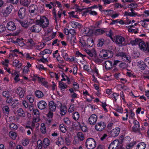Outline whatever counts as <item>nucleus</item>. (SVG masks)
Returning <instances> with one entry per match:
<instances>
[{"label":"nucleus","instance_id":"obj_37","mask_svg":"<svg viewBox=\"0 0 149 149\" xmlns=\"http://www.w3.org/2000/svg\"><path fill=\"white\" fill-rule=\"evenodd\" d=\"M29 139H25L22 141V144L24 146H26L29 143Z\"/></svg>","mask_w":149,"mask_h":149},{"label":"nucleus","instance_id":"obj_58","mask_svg":"<svg viewBox=\"0 0 149 149\" xmlns=\"http://www.w3.org/2000/svg\"><path fill=\"white\" fill-rule=\"evenodd\" d=\"M119 96V94L117 93H114L112 94V97L115 100V101H116L117 99V97Z\"/></svg>","mask_w":149,"mask_h":149},{"label":"nucleus","instance_id":"obj_18","mask_svg":"<svg viewBox=\"0 0 149 149\" xmlns=\"http://www.w3.org/2000/svg\"><path fill=\"white\" fill-rule=\"evenodd\" d=\"M38 7L36 5H31L29 7V11L31 13H36L38 10Z\"/></svg>","mask_w":149,"mask_h":149},{"label":"nucleus","instance_id":"obj_28","mask_svg":"<svg viewBox=\"0 0 149 149\" xmlns=\"http://www.w3.org/2000/svg\"><path fill=\"white\" fill-rule=\"evenodd\" d=\"M17 112L19 116L24 117L25 116L24 112L21 108L19 109L17 111Z\"/></svg>","mask_w":149,"mask_h":149},{"label":"nucleus","instance_id":"obj_40","mask_svg":"<svg viewBox=\"0 0 149 149\" xmlns=\"http://www.w3.org/2000/svg\"><path fill=\"white\" fill-rule=\"evenodd\" d=\"M77 136L78 138L81 141L83 140L84 139V135L81 132H78L77 134Z\"/></svg>","mask_w":149,"mask_h":149},{"label":"nucleus","instance_id":"obj_20","mask_svg":"<svg viewBox=\"0 0 149 149\" xmlns=\"http://www.w3.org/2000/svg\"><path fill=\"white\" fill-rule=\"evenodd\" d=\"M25 9L22 8L19 10L18 13V16L21 19H23L25 16Z\"/></svg>","mask_w":149,"mask_h":149},{"label":"nucleus","instance_id":"obj_50","mask_svg":"<svg viewBox=\"0 0 149 149\" xmlns=\"http://www.w3.org/2000/svg\"><path fill=\"white\" fill-rule=\"evenodd\" d=\"M40 120V117L38 116V117H36L35 116H34V117L33 118V120L32 121L33 123H37Z\"/></svg>","mask_w":149,"mask_h":149},{"label":"nucleus","instance_id":"obj_53","mask_svg":"<svg viewBox=\"0 0 149 149\" xmlns=\"http://www.w3.org/2000/svg\"><path fill=\"white\" fill-rule=\"evenodd\" d=\"M75 9L76 10L75 12H77L79 11L80 12H81L84 9V8H82V9H80L79 8V6L77 4H75Z\"/></svg>","mask_w":149,"mask_h":149},{"label":"nucleus","instance_id":"obj_56","mask_svg":"<svg viewBox=\"0 0 149 149\" xmlns=\"http://www.w3.org/2000/svg\"><path fill=\"white\" fill-rule=\"evenodd\" d=\"M69 33L72 35L74 36L76 34V33L74 29H70L69 30Z\"/></svg>","mask_w":149,"mask_h":149},{"label":"nucleus","instance_id":"obj_33","mask_svg":"<svg viewBox=\"0 0 149 149\" xmlns=\"http://www.w3.org/2000/svg\"><path fill=\"white\" fill-rule=\"evenodd\" d=\"M40 130L43 134H45L46 132V128L44 123H42L41 125Z\"/></svg>","mask_w":149,"mask_h":149},{"label":"nucleus","instance_id":"obj_34","mask_svg":"<svg viewBox=\"0 0 149 149\" xmlns=\"http://www.w3.org/2000/svg\"><path fill=\"white\" fill-rule=\"evenodd\" d=\"M9 136L13 139H15L17 137L16 133L15 132L11 131L9 132Z\"/></svg>","mask_w":149,"mask_h":149},{"label":"nucleus","instance_id":"obj_26","mask_svg":"<svg viewBox=\"0 0 149 149\" xmlns=\"http://www.w3.org/2000/svg\"><path fill=\"white\" fill-rule=\"evenodd\" d=\"M36 97L38 98H41L44 96V94L42 92L39 90H37L35 93Z\"/></svg>","mask_w":149,"mask_h":149},{"label":"nucleus","instance_id":"obj_60","mask_svg":"<svg viewBox=\"0 0 149 149\" xmlns=\"http://www.w3.org/2000/svg\"><path fill=\"white\" fill-rule=\"evenodd\" d=\"M138 29H137L136 31L135 29H132L131 28H129L128 29V31L130 32H134L135 33H136L138 32Z\"/></svg>","mask_w":149,"mask_h":149},{"label":"nucleus","instance_id":"obj_19","mask_svg":"<svg viewBox=\"0 0 149 149\" xmlns=\"http://www.w3.org/2000/svg\"><path fill=\"white\" fill-rule=\"evenodd\" d=\"M86 52L91 57H92L96 55V52L94 49H93L91 50L86 49H85Z\"/></svg>","mask_w":149,"mask_h":149},{"label":"nucleus","instance_id":"obj_32","mask_svg":"<svg viewBox=\"0 0 149 149\" xmlns=\"http://www.w3.org/2000/svg\"><path fill=\"white\" fill-rule=\"evenodd\" d=\"M10 128L12 130H16L18 128V126L15 123H11L9 125Z\"/></svg>","mask_w":149,"mask_h":149},{"label":"nucleus","instance_id":"obj_29","mask_svg":"<svg viewBox=\"0 0 149 149\" xmlns=\"http://www.w3.org/2000/svg\"><path fill=\"white\" fill-rule=\"evenodd\" d=\"M141 41V40L139 39H136L134 40H132L130 41V44L133 46L138 45Z\"/></svg>","mask_w":149,"mask_h":149},{"label":"nucleus","instance_id":"obj_39","mask_svg":"<svg viewBox=\"0 0 149 149\" xmlns=\"http://www.w3.org/2000/svg\"><path fill=\"white\" fill-rule=\"evenodd\" d=\"M122 59L124 61H130L131 57L129 55L125 54V56H124Z\"/></svg>","mask_w":149,"mask_h":149},{"label":"nucleus","instance_id":"obj_14","mask_svg":"<svg viewBox=\"0 0 149 149\" xmlns=\"http://www.w3.org/2000/svg\"><path fill=\"white\" fill-rule=\"evenodd\" d=\"M49 105L50 110L52 112H54L56 111V107L58 108V106H57L56 104L53 101L50 102Z\"/></svg>","mask_w":149,"mask_h":149},{"label":"nucleus","instance_id":"obj_7","mask_svg":"<svg viewBox=\"0 0 149 149\" xmlns=\"http://www.w3.org/2000/svg\"><path fill=\"white\" fill-rule=\"evenodd\" d=\"M139 46L140 49L142 51H147L149 52V44L148 43L141 41L139 43Z\"/></svg>","mask_w":149,"mask_h":149},{"label":"nucleus","instance_id":"obj_9","mask_svg":"<svg viewBox=\"0 0 149 149\" xmlns=\"http://www.w3.org/2000/svg\"><path fill=\"white\" fill-rule=\"evenodd\" d=\"M41 29V26L38 24L33 25L30 28V31L32 32L38 33Z\"/></svg>","mask_w":149,"mask_h":149},{"label":"nucleus","instance_id":"obj_27","mask_svg":"<svg viewBox=\"0 0 149 149\" xmlns=\"http://www.w3.org/2000/svg\"><path fill=\"white\" fill-rule=\"evenodd\" d=\"M45 45V44L43 43H40L35 46V49H36L40 50Z\"/></svg>","mask_w":149,"mask_h":149},{"label":"nucleus","instance_id":"obj_13","mask_svg":"<svg viewBox=\"0 0 149 149\" xmlns=\"http://www.w3.org/2000/svg\"><path fill=\"white\" fill-rule=\"evenodd\" d=\"M15 93L18 94L20 97L22 98L24 97V90L19 87L15 89Z\"/></svg>","mask_w":149,"mask_h":149},{"label":"nucleus","instance_id":"obj_25","mask_svg":"<svg viewBox=\"0 0 149 149\" xmlns=\"http://www.w3.org/2000/svg\"><path fill=\"white\" fill-rule=\"evenodd\" d=\"M59 87L60 88V90L62 91L66 89L67 87V85L64 83L59 81Z\"/></svg>","mask_w":149,"mask_h":149},{"label":"nucleus","instance_id":"obj_45","mask_svg":"<svg viewBox=\"0 0 149 149\" xmlns=\"http://www.w3.org/2000/svg\"><path fill=\"white\" fill-rule=\"evenodd\" d=\"M3 95L5 97H10V93L8 91H4L3 92Z\"/></svg>","mask_w":149,"mask_h":149},{"label":"nucleus","instance_id":"obj_51","mask_svg":"<svg viewBox=\"0 0 149 149\" xmlns=\"http://www.w3.org/2000/svg\"><path fill=\"white\" fill-rule=\"evenodd\" d=\"M74 104H72L70 105L69 108L68 109V112H69L72 113L74 111Z\"/></svg>","mask_w":149,"mask_h":149},{"label":"nucleus","instance_id":"obj_38","mask_svg":"<svg viewBox=\"0 0 149 149\" xmlns=\"http://www.w3.org/2000/svg\"><path fill=\"white\" fill-rule=\"evenodd\" d=\"M27 99L29 100V101L30 103H32L34 101V97L30 95H28L27 97Z\"/></svg>","mask_w":149,"mask_h":149},{"label":"nucleus","instance_id":"obj_10","mask_svg":"<svg viewBox=\"0 0 149 149\" xmlns=\"http://www.w3.org/2000/svg\"><path fill=\"white\" fill-rule=\"evenodd\" d=\"M12 6L11 5H10L7 6L6 8L2 10L3 15L5 17L7 16L11 12Z\"/></svg>","mask_w":149,"mask_h":149},{"label":"nucleus","instance_id":"obj_5","mask_svg":"<svg viewBox=\"0 0 149 149\" xmlns=\"http://www.w3.org/2000/svg\"><path fill=\"white\" fill-rule=\"evenodd\" d=\"M121 148L120 142L118 140L113 141L110 144L108 147V149H120Z\"/></svg>","mask_w":149,"mask_h":149},{"label":"nucleus","instance_id":"obj_15","mask_svg":"<svg viewBox=\"0 0 149 149\" xmlns=\"http://www.w3.org/2000/svg\"><path fill=\"white\" fill-rule=\"evenodd\" d=\"M133 122L134 126H133L132 127V130L134 132H137L139 129L140 126L139 123L136 120H134Z\"/></svg>","mask_w":149,"mask_h":149},{"label":"nucleus","instance_id":"obj_2","mask_svg":"<svg viewBox=\"0 0 149 149\" xmlns=\"http://www.w3.org/2000/svg\"><path fill=\"white\" fill-rule=\"evenodd\" d=\"M114 39L116 43L120 47L127 45L125 38L121 36H116L114 37Z\"/></svg>","mask_w":149,"mask_h":149},{"label":"nucleus","instance_id":"obj_41","mask_svg":"<svg viewBox=\"0 0 149 149\" xmlns=\"http://www.w3.org/2000/svg\"><path fill=\"white\" fill-rule=\"evenodd\" d=\"M104 31L100 29H97L95 31V33L96 35H99L103 34Z\"/></svg>","mask_w":149,"mask_h":149},{"label":"nucleus","instance_id":"obj_47","mask_svg":"<svg viewBox=\"0 0 149 149\" xmlns=\"http://www.w3.org/2000/svg\"><path fill=\"white\" fill-rule=\"evenodd\" d=\"M33 114L35 116H36V117H39V112L38 109L33 110Z\"/></svg>","mask_w":149,"mask_h":149},{"label":"nucleus","instance_id":"obj_1","mask_svg":"<svg viewBox=\"0 0 149 149\" xmlns=\"http://www.w3.org/2000/svg\"><path fill=\"white\" fill-rule=\"evenodd\" d=\"M113 55V53L112 51L102 49L100 51L99 56L101 58L107 59L111 58Z\"/></svg>","mask_w":149,"mask_h":149},{"label":"nucleus","instance_id":"obj_59","mask_svg":"<svg viewBox=\"0 0 149 149\" xmlns=\"http://www.w3.org/2000/svg\"><path fill=\"white\" fill-rule=\"evenodd\" d=\"M65 143L67 145L69 146L70 145L71 141L68 138L66 137L65 139Z\"/></svg>","mask_w":149,"mask_h":149},{"label":"nucleus","instance_id":"obj_48","mask_svg":"<svg viewBox=\"0 0 149 149\" xmlns=\"http://www.w3.org/2000/svg\"><path fill=\"white\" fill-rule=\"evenodd\" d=\"M116 56L121 57L122 59L124 56H125V53L123 52H119L117 53Z\"/></svg>","mask_w":149,"mask_h":149},{"label":"nucleus","instance_id":"obj_54","mask_svg":"<svg viewBox=\"0 0 149 149\" xmlns=\"http://www.w3.org/2000/svg\"><path fill=\"white\" fill-rule=\"evenodd\" d=\"M9 61L8 59H5L4 61H2L1 62L2 63L3 65H4L6 67H8V63H9Z\"/></svg>","mask_w":149,"mask_h":149},{"label":"nucleus","instance_id":"obj_4","mask_svg":"<svg viewBox=\"0 0 149 149\" xmlns=\"http://www.w3.org/2000/svg\"><path fill=\"white\" fill-rule=\"evenodd\" d=\"M86 146L88 149H93L96 147L95 141L92 138H88L86 141Z\"/></svg>","mask_w":149,"mask_h":149},{"label":"nucleus","instance_id":"obj_42","mask_svg":"<svg viewBox=\"0 0 149 149\" xmlns=\"http://www.w3.org/2000/svg\"><path fill=\"white\" fill-rule=\"evenodd\" d=\"M60 129L61 131L62 132L65 133L67 131L66 128L64 126V125L63 124H61L60 125Z\"/></svg>","mask_w":149,"mask_h":149},{"label":"nucleus","instance_id":"obj_46","mask_svg":"<svg viewBox=\"0 0 149 149\" xmlns=\"http://www.w3.org/2000/svg\"><path fill=\"white\" fill-rule=\"evenodd\" d=\"M136 143L135 141H133L132 143H131L127 145L126 146L127 148L130 149L131 148L132 146L134 145Z\"/></svg>","mask_w":149,"mask_h":149},{"label":"nucleus","instance_id":"obj_35","mask_svg":"<svg viewBox=\"0 0 149 149\" xmlns=\"http://www.w3.org/2000/svg\"><path fill=\"white\" fill-rule=\"evenodd\" d=\"M72 117L75 120H77L79 118V114L78 112H75L73 114Z\"/></svg>","mask_w":149,"mask_h":149},{"label":"nucleus","instance_id":"obj_21","mask_svg":"<svg viewBox=\"0 0 149 149\" xmlns=\"http://www.w3.org/2000/svg\"><path fill=\"white\" fill-rule=\"evenodd\" d=\"M52 53V51L49 49H46L40 52L39 53V55L42 56H45V55L46 54H50Z\"/></svg>","mask_w":149,"mask_h":149},{"label":"nucleus","instance_id":"obj_6","mask_svg":"<svg viewBox=\"0 0 149 149\" xmlns=\"http://www.w3.org/2000/svg\"><path fill=\"white\" fill-rule=\"evenodd\" d=\"M106 125L105 123L100 121L97 123L95 126V130L98 131H101L105 128Z\"/></svg>","mask_w":149,"mask_h":149},{"label":"nucleus","instance_id":"obj_12","mask_svg":"<svg viewBox=\"0 0 149 149\" xmlns=\"http://www.w3.org/2000/svg\"><path fill=\"white\" fill-rule=\"evenodd\" d=\"M6 27L9 31H13L16 29V26L15 23L13 22H10L7 24Z\"/></svg>","mask_w":149,"mask_h":149},{"label":"nucleus","instance_id":"obj_64","mask_svg":"<svg viewBox=\"0 0 149 149\" xmlns=\"http://www.w3.org/2000/svg\"><path fill=\"white\" fill-rule=\"evenodd\" d=\"M141 22V26L144 28H146L147 27L148 24L145 21H142Z\"/></svg>","mask_w":149,"mask_h":149},{"label":"nucleus","instance_id":"obj_31","mask_svg":"<svg viewBox=\"0 0 149 149\" xmlns=\"http://www.w3.org/2000/svg\"><path fill=\"white\" fill-rule=\"evenodd\" d=\"M98 42L97 45L99 47H101L102 46L104 43H105V40L103 38H100L98 40Z\"/></svg>","mask_w":149,"mask_h":149},{"label":"nucleus","instance_id":"obj_3","mask_svg":"<svg viewBox=\"0 0 149 149\" xmlns=\"http://www.w3.org/2000/svg\"><path fill=\"white\" fill-rule=\"evenodd\" d=\"M36 23L39 24L43 28H45V31H46L45 28L47 27L49 24V21L45 17H41L40 19L36 21Z\"/></svg>","mask_w":149,"mask_h":149},{"label":"nucleus","instance_id":"obj_23","mask_svg":"<svg viewBox=\"0 0 149 149\" xmlns=\"http://www.w3.org/2000/svg\"><path fill=\"white\" fill-rule=\"evenodd\" d=\"M72 25V27L73 28L77 29L78 28L79 29H80L81 27V25L79 23L74 22L72 21L71 22Z\"/></svg>","mask_w":149,"mask_h":149},{"label":"nucleus","instance_id":"obj_11","mask_svg":"<svg viewBox=\"0 0 149 149\" xmlns=\"http://www.w3.org/2000/svg\"><path fill=\"white\" fill-rule=\"evenodd\" d=\"M120 128L116 127L113 129L110 132V134L111 137H116L119 134Z\"/></svg>","mask_w":149,"mask_h":149},{"label":"nucleus","instance_id":"obj_55","mask_svg":"<svg viewBox=\"0 0 149 149\" xmlns=\"http://www.w3.org/2000/svg\"><path fill=\"white\" fill-rule=\"evenodd\" d=\"M119 67L122 68V69H125L127 67V65L126 63H120L119 65Z\"/></svg>","mask_w":149,"mask_h":149},{"label":"nucleus","instance_id":"obj_63","mask_svg":"<svg viewBox=\"0 0 149 149\" xmlns=\"http://www.w3.org/2000/svg\"><path fill=\"white\" fill-rule=\"evenodd\" d=\"M116 110L118 112L122 113L123 111V109L120 106H117L116 107Z\"/></svg>","mask_w":149,"mask_h":149},{"label":"nucleus","instance_id":"obj_16","mask_svg":"<svg viewBox=\"0 0 149 149\" xmlns=\"http://www.w3.org/2000/svg\"><path fill=\"white\" fill-rule=\"evenodd\" d=\"M58 103H60V105L58 107H60V114L62 115H65L67 112L66 106L64 105L62 106L61 103L60 102H58Z\"/></svg>","mask_w":149,"mask_h":149},{"label":"nucleus","instance_id":"obj_43","mask_svg":"<svg viewBox=\"0 0 149 149\" xmlns=\"http://www.w3.org/2000/svg\"><path fill=\"white\" fill-rule=\"evenodd\" d=\"M42 143L41 140H38L37 141L38 147L39 149H41L42 146Z\"/></svg>","mask_w":149,"mask_h":149},{"label":"nucleus","instance_id":"obj_22","mask_svg":"<svg viewBox=\"0 0 149 149\" xmlns=\"http://www.w3.org/2000/svg\"><path fill=\"white\" fill-rule=\"evenodd\" d=\"M49 140L47 138H45L43 141L42 146L44 148H46L50 144Z\"/></svg>","mask_w":149,"mask_h":149},{"label":"nucleus","instance_id":"obj_30","mask_svg":"<svg viewBox=\"0 0 149 149\" xmlns=\"http://www.w3.org/2000/svg\"><path fill=\"white\" fill-rule=\"evenodd\" d=\"M136 149H145L146 147V144L143 142L139 143L137 146Z\"/></svg>","mask_w":149,"mask_h":149},{"label":"nucleus","instance_id":"obj_44","mask_svg":"<svg viewBox=\"0 0 149 149\" xmlns=\"http://www.w3.org/2000/svg\"><path fill=\"white\" fill-rule=\"evenodd\" d=\"M64 123L68 125H70L71 122L69 119L68 118H65L64 119Z\"/></svg>","mask_w":149,"mask_h":149},{"label":"nucleus","instance_id":"obj_17","mask_svg":"<svg viewBox=\"0 0 149 149\" xmlns=\"http://www.w3.org/2000/svg\"><path fill=\"white\" fill-rule=\"evenodd\" d=\"M47 103L44 101L41 100L38 102V107L40 109H43L47 107Z\"/></svg>","mask_w":149,"mask_h":149},{"label":"nucleus","instance_id":"obj_57","mask_svg":"<svg viewBox=\"0 0 149 149\" xmlns=\"http://www.w3.org/2000/svg\"><path fill=\"white\" fill-rule=\"evenodd\" d=\"M112 35V31L111 30H110L108 33H106V36H109L112 40L113 39Z\"/></svg>","mask_w":149,"mask_h":149},{"label":"nucleus","instance_id":"obj_49","mask_svg":"<svg viewBox=\"0 0 149 149\" xmlns=\"http://www.w3.org/2000/svg\"><path fill=\"white\" fill-rule=\"evenodd\" d=\"M22 4L23 5L28 7L30 3V2L28 0H24L22 2Z\"/></svg>","mask_w":149,"mask_h":149},{"label":"nucleus","instance_id":"obj_62","mask_svg":"<svg viewBox=\"0 0 149 149\" xmlns=\"http://www.w3.org/2000/svg\"><path fill=\"white\" fill-rule=\"evenodd\" d=\"M53 112L50 110L48 113L47 114V117L49 118H52L53 115Z\"/></svg>","mask_w":149,"mask_h":149},{"label":"nucleus","instance_id":"obj_61","mask_svg":"<svg viewBox=\"0 0 149 149\" xmlns=\"http://www.w3.org/2000/svg\"><path fill=\"white\" fill-rule=\"evenodd\" d=\"M61 140H63V138L61 137H60V138L58 139V140L56 141V144L58 146H59L61 145Z\"/></svg>","mask_w":149,"mask_h":149},{"label":"nucleus","instance_id":"obj_52","mask_svg":"<svg viewBox=\"0 0 149 149\" xmlns=\"http://www.w3.org/2000/svg\"><path fill=\"white\" fill-rule=\"evenodd\" d=\"M36 67L37 68L39 69L40 70H45L46 69V68H45L42 65H36Z\"/></svg>","mask_w":149,"mask_h":149},{"label":"nucleus","instance_id":"obj_24","mask_svg":"<svg viewBox=\"0 0 149 149\" xmlns=\"http://www.w3.org/2000/svg\"><path fill=\"white\" fill-rule=\"evenodd\" d=\"M105 68L107 70H109L113 66L112 63L110 61H107L105 63Z\"/></svg>","mask_w":149,"mask_h":149},{"label":"nucleus","instance_id":"obj_36","mask_svg":"<svg viewBox=\"0 0 149 149\" xmlns=\"http://www.w3.org/2000/svg\"><path fill=\"white\" fill-rule=\"evenodd\" d=\"M3 112L5 114H8L9 113V109L7 106H5L3 108Z\"/></svg>","mask_w":149,"mask_h":149},{"label":"nucleus","instance_id":"obj_8","mask_svg":"<svg viewBox=\"0 0 149 149\" xmlns=\"http://www.w3.org/2000/svg\"><path fill=\"white\" fill-rule=\"evenodd\" d=\"M97 120V116L95 114H93L88 118V123L91 125H94L95 124Z\"/></svg>","mask_w":149,"mask_h":149}]
</instances>
